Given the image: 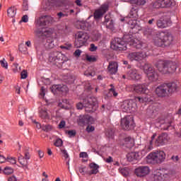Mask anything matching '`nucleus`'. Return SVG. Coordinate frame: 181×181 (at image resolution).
<instances>
[{
	"label": "nucleus",
	"mask_w": 181,
	"mask_h": 181,
	"mask_svg": "<svg viewBox=\"0 0 181 181\" xmlns=\"http://www.w3.org/2000/svg\"><path fill=\"white\" fill-rule=\"evenodd\" d=\"M124 40L122 38L116 37L112 40L110 43V47L113 50H127L128 45L129 46H133L135 49H142V46H144V42L142 41L138 40L137 38H132L130 35L124 36Z\"/></svg>",
	"instance_id": "nucleus-1"
},
{
	"label": "nucleus",
	"mask_w": 181,
	"mask_h": 181,
	"mask_svg": "<svg viewBox=\"0 0 181 181\" xmlns=\"http://www.w3.org/2000/svg\"><path fill=\"white\" fill-rule=\"evenodd\" d=\"M153 43L158 47H169L173 45L175 38L172 33L165 31L157 33L153 37Z\"/></svg>",
	"instance_id": "nucleus-2"
},
{
	"label": "nucleus",
	"mask_w": 181,
	"mask_h": 181,
	"mask_svg": "<svg viewBox=\"0 0 181 181\" xmlns=\"http://www.w3.org/2000/svg\"><path fill=\"white\" fill-rule=\"evenodd\" d=\"M77 110L85 108L86 112H95L98 108V102L95 97H90L83 100L76 104Z\"/></svg>",
	"instance_id": "nucleus-3"
},
{
	"label": "nucleus",
	"mask_w": 181,
	"mask_h": 181,
	"mask_svg": "<svg viewBox=\"0 0 181 181\" xmlns=\"http://www.w3.org/2000/svg\"><path fill=\"white\" fill-rule=\"evenodd\" d=\"M160 73L168 74V73H175L176 71V63L172 61L159 60L155 64Z\"/></svg>",
	"instance_id": "nucleus-4"
},
{
	"label": "nucleus",
	"mask_w": 181,
	"mask_h": 181,
	"mask_svg": "<svg viewBox=\"0 0 181 181\" xmlns=\"http://www.w3.org/2000/svg\"><path fill=\"white\" fill-rule=\"evenodd\" d=\"M48 60L50 63L60 68L63 66L65 62H67V58L62 52L54 51L49 53Z\"/></svg>",
	"instance_id": "nucleus-5"
},
{
	"label": "nucleus",
	"mask_w": 181,
	"mask_h": 181,
	"mask_svg": "<svg viewBox=\"0 0 181 181\" xmlns=\"http://www.w3.org/2000/svg\"><path fill=\"white\" fill-rule=\"evenodd\" d=\"M165 158L166 154L163 151L150 153L146 157L148 162L149 163H153V165L156 163H162V162L165 161Z\"/></svg>",
	"instance_id": "nucleus-6"
},
{
	"label": "nucleus",
	"mask_w": 181,
	"mask_h": 181,
	"mask_svg": "<svg viewBox=\"0 0 181 181\" xmlns=\"http://www.w3.org/2000/svg\"><path fill=\"white\" fill-rule=\"evenodd\" d=\"M120 127L123 131H132L135 128V121L132 115L124 116L120 120Z\"/></svg>",
	"instance_id": "nucleus-7"
},
{
	"label": "nucleus",
	"mask_w": 181,
	"mask_h": 181,
	"mask_svg": "<svg viewBox=\"0 0 181 181\" xmlns=\"http://www.w3.org/2000/svg\"><path fill=\"white\" fill-rule=\"evenodd\" d=\"M144 69L146 74H147L149 81H158L159 76L158 75V73L155 71V69L153 67H152V66H151V64L148 63L145 64Z\"/></svg>",
	"instance_id": "nucleus-8"
},
{
	"label": "nucleus",
	"mask_w": 181,
	"mask_h": 181,
	"mask_svg": "<svg viewBox=\"0 0 181 181\" xmlns=\"http://www.w3.org/2000/svg\"><path fill=\"white\" fill-rule=\"evenodd\" d=\"M77 41L75 42V47L78 49V47H82L86 43H87L88 39H90L88 35L84 32H78L76 34Z\"/></svg>",
	"instance_id": "nucleus-9"
},
{
	"label": "nucleus",
	"mask_w": 181,
	"mask_h": 181,
	"mask_svg": "<svg viewBox=\"0 0 181 181\" xmlns=\"http://www.w3.org/2000/svg\"><path fill=\"white\" fill-rule=\"evenodd\" d=\"M176 2L174 0H157L153 4V8L159 9V8H171L175 6Z\"/></svg>",
	"instance_id": "nucleus-10"
},
{
	"label": "nucleus",
	"mask_w": 181,
	"mask_h": 181,
	"mask_svg": "<svg viewBox=\"0 0 181 181\" xmlns=\"http://www.w3.org/2000/svg\"><path fill=\"white\" fill-rule=\"evenodd\" d=\"M109 8L110 6L107 4L100 6L98 9L95 11L93 13L94 19H95V21L101 19V18H103V16H104V15L108 12Z\"/></svg>",
	"instance_id": "nucleus-11"
},
{
	"label": "nucleus",
	"mask_w": 181,
	"mask_h": 181,
	"mask_svg": "<svg viewBox=\"0 0 181 181\" xmlns=\"http://www.w3.org/2000/svg\"><path fill=\"white\" fill-rule=\"evenodd\" d=\"M169 176L168 170L165 168L156 169L153 172V177L155 180H165Z\"/></svg>",
	"instance_id": "nucleus-12"
},
{
	"label": "nucleus",
	"mask_w": 181,
	"mask_h": 181,
	"mask_svg": "<svg viewBox=\"0 0 181 181\" xmlns=\"http://www.w3.org/2000/svg\"><path fill=\"white\" fill-rule=\"evenodd\" d=\"M128 28L131 29L129 31V33H132V35H135L139 32V30H142V27L140 26L138 23L136 22V20L130 19L127 22Z\"/></svg>",
	"instance_id": "nucleus-13"
},
{
	"label": "nucleus",
	"mask_w": 181,
	"mask_h": 181,
	"mask_svg": "<svg viewBox=\"0 0 181 181\" xmlns=\"http://www.w3.org/2000/svg\"><path fill=\"white\" fill-rule=\"evenodd\" d=\"M146 57V54L143 52H131L127 55V59L130 62H141V60H144Z\"/></svg>",
	"instance_id": "nucleus-14"
},
{
	"label": "nucleus",
	"mask_w": 181,
	"mask_h": 181,
	"mask_svg": "<svg viewBox=\"0 0 181 181\" xmlns=\"http://www.w3.org/2000/svg\"><path fill=\"white\" fill-rule=\"evenodd\" d=\"M135 103L129 101L124 100L121 104L120 108L122 110L123 112H134L135 111Z\"/></svg>",
	"instance_id": "nucleus-15"
},
{
	"label": "nucleus",
	"mask_w": 181,
	"mask_h": 181,
	"mask_svg": "<svg viewBox=\"0 0 181 181\" xmlns=\"http://www.w3.org/2000/svg\"><path fill=\"white\" fill-rule=\"evenodd\" d=\"M156 94H157L158 96L160 97L161 98L170 96L165 83L158 86L156 88Z\"/></svg>",
	"instance_id": "nucleus-16"
},
{
	"label": "nucleus",
	"mask_w": 181,
	"mask_h": 181,
	"mask_svg": "<svg viewBox=\"0 0 181 181\" xmlns=\"http://www.w3.org/2000/svg\"><path fill=\"white\" fill-rule=\"evenodd\" d=\"M35 36L37 37V40L35 41V43H43V40L46 39V36L47 35H49L50 31L49 30H43V29H37L35 31Z\"/></svg>",
	"instance_id": "nucleus-17"
},
{
	"label": "nucleus",
	"mask_w": 181,
	"mask_h": 181,
	"mask_svg": "<svg viewBox=\"0 0 181 181\" xmlns=\"http://www.w3.org/2000/svg\"><path fill=\"white\" fill-rule=\"evenodd\" d=\"M167 90L168 91V94L172 95V94H175V93H177L179 90H180V87L179 86V82L173 81L170 83H165Z\"/></svg>",
	"instance_id": "nucleus-18"
},
{
	"label": "nucleus",
	"mask_w": 181,
	"mask_h": 181,
	"mask_svg": "<svg viewBox=\"0 0 181 181\" xmlns=\"http://www.w3.org/2000/svg\"><path fill=\"white\" fill-rule=\"evenodd\" d=\"M151 170L148 166H139L135 169L134 173L138 177H145V176L149 175Z\"/></svg>",
	"instance_id": "nucleus-19"
},
{
	"label": "nucleus",
	"mask_w": 181,
	"mask_h": 181,
	"mask_svg": "<svg viewBox=\"0 0 181 181\" xmlns=\"http://www.w3.org/2000/svg\"><path fill=\"white\" fill-rule=\"evenodd\" d=\"M132 88L134 93H136L137 94H148V93H149L148 86L146 84L133 85Z\"/></svg>",
	"instance_id": "nucleus-20"
},
{
	"label": "nucleus",
	"mask_w": 181,
	"mask_h": 181,
	"mask_svg": "<svg viewBox=\"0 0 181 181\" xmlns=\"http://www.w3.org/2000/svg\"><path fill=\"white\" fill-rule=\"evenodd\" d=\"M54 22V18L51 16H42L40 17V20L37 21L40 26H47L49 23H53Z\"/></svg>",
	"instance_id": "nucleus-21"
},
{
	"label": "nucleus",
	"mask_w": 181,
	"mask_h": 181,
	"mask_svg": "<svg viewBox=\"0 0 181 181\" xmlns=\"http://www.w3.org/2000/svg\"><path fill=\"white\" fill-rule=\"evenodd\" d=\"M51 91L53 94H57V93H69V88L66 85H53L51 87Z\"/></svg>",
	"instance_id": "nucleus-22"
},
{
	"label": "nucleus",
	"mask_w": 181,
	"mask_h": 181,
	"mask_svg": "<svg viewBox=\"0 0 181 181\" xmlns=\"http://www.w3.org/2000/svg\"><path fill=\"white\" fill-rule=\"evenodd\" d=\"M168 134L167 133H163L160 134L155 141L156 146H163V145H165V144H168Z\"/></svg>",
	"instance_id": "nucleus-23"
},
{
	"label": "nucleus",
	"mask_w": 181,
	"mask_h": 181,
	"mask_svg": "<svg viewBox=\"0 0 181 181\" xmlns=\"http://www.w3.org/2000/svg\"><path fill=\"white\" fill-rule=\"evenodd\" d=\"M127 76L129 80H134L135 81H138V80H141V76L138 73V71L135 69H132L127 71Z\"/></svg>",
	"instance_id": "nucleus-24"
},
{
	"label": "nucleus",
	"mask_w": 181,
	"mask_h": 181,
	"mask_svg": "<svg viewBox=\"0 0 181 181\" xmlns=\"http://www.w3.org/2000/svg\"><path fill=\"white\" fill-rule=\"evenodd\" d=\"M117 71H118V63L117 62H110L107 66V73L112 75L117 74Z\"/></svg>",
	"instance_id": "nucleus-25"
},
{
	"label": "nucleus",
	"mask_w": 181,
	"mask_h": 181,
	"mask_svg": "<svg viewBox=\"0 0 181 181\" xmlns=\"http://www.w3.org/2000/svg\"><path fill=\"white\" fill-rule=\"evenodd\" d=\"M127 158L129 162H133V160H139L141 156H139L138 152H131L127 153Z\"/></svg>",
	"instance_id": "nucleus-26"
},
{
	"label": "nucleus",
	"mask_w": 181,
	"mask_h": 181,
	"mask_svg": "<svg viewBox=\"0 0 181 181\" xmlns=\"http://www.w3.org/2000/svg\"><path fill=\"white\" fill-rule=\"evenodd\" d=\"M156 25L160 29H165V28L168 27V20L165 17H161L157 21Z\"/></svg>",
	"instance_id": "nucleus-27"
},
{
	"label": "nucleus",
	"mask_w": 181,
	"mask_h": 181,
	"mask_svg": "<svg viewBox=\"0 0 181 181\" xmlns=\"http://www.w3.org/2000/svg\"><path fill=\"white\" fill-rule=\"evenodd\" d=\"M89 166L90 169H92L88 173L89 176H91V175H97V173H98V169L100 168V165L95 164V163H91L89 164Z\"/></svg>",
	"instance_id": "nucleus-28"
},
{
	"label": "nucleus",
	"mask_w": 181,
	"mask_h": 181,
	"mask_svg": "<svg viewBox=\"0 0 181 181\" xmlns=\"http://www.w3.org/2000/svg\"><path fill=\"white\" fill-rule=\"evenodd\" d=\"M124 145L126 148H128L129 149H131L135 145V141H134V139H132L131 136H128L124 138Z\"/></svg>",
	"instance_id": "nucleus-29"
},
{
	"label": "nucleus",
	"mask_w": 181,
	"mask_h": 181,
	"mask_svg": "<svg viewBox=\"0 0 181 181\" xmlns=\"http://www.w3.org/2000/svg\"><path fill=\"white\" fill-rule=\"evenodd\" d=\"M77 29H81V30H88L90 28V24L88 22L83 21L76 23Z\"/></svg>",
	"instance_id": "nucleus-30"
},
{
	"label": "nucleus",
	"mask_w": 181,
	"mask_h": 181,
	"mask_svg": "<svg viewBox=\"0 0 181 181\" xmlns=\"http://www.w3.org/2000/svg\"><path fill=\"white\" fill-rule=\"evenodd\" d=\"M40 117L42 119H49V113L47 112V109L46 107H42L40 110Z\"/></svg>",
	"instance_id": "nucleus-31"
},
{
	"label": "nucleus",
	"mask_w": 181,
	"mask_h": 181,
	"mask_svg": "<svg viewBox=\"0 0 181 181\" xmlns=\"http://www.w3.org/2000/svg\"><path fill=\"white\" fill-rule=\"evenodd\" d=\"M87 115H80L79 119L78 120V124L81 127H83L84 125H87Z\"/></svg>",
	"instance_id": "nucleus-32"
},
{
	"label": "nucleus",
	"mask_w": 181,
	"mask_h": 181,
	"mask_svg": "<svg viewBox=\"0 0 181 181\" xmlns=\"http://www.w3.org/2000/svg\"><path fill=\"white\" fill-rule=\"evenodd\" d=\"M45 46L47 49H53L54 47V40L52 37L47 38Z\"/></svg>",
	"instance_id": "nucleus-33"
},
{
	"label": "nucleus",
	"mask_w": 181,
	"mask_h": 181,
	"mask_svg": "<svg viewBox=\"0 0 181 181\" xmlns=\"http://www.w3.org/2000/svg\"><path fill=\"white\" fill-rule=\"evenodd\" d=\"M7 15H8V18H15V16L16 15V8L15 7H10L7 10Z\"/></svg>",
	"instance_id": "nucleus-34"
},
{
	"label": "nucleus",
	"mask_w": 181,
	"mask_h": 181,
	"mask_svg": "<svg viewBox=\"0 0 181 181\" xmlns=\"http://www.w3.org/2000/svg\"><path fill=\"white\" fill-rule=\"evenodd\" d=\"M54 5H56L54 2H52V1L47 0V1H45V6H44V9L45 11H50V9H52V8L54 6Z\"/></svg>",
	"instance_id": "nucleus-35"
},
{
	"label": "nucleus",
	"mask_w": 181,
	"mask_h": 181,
	"mask_svg": "<svg viewBox=\"0 0 181 181\" xmlns=\"http://www.w3.org/2000/svg\"><path fill=\"white\" fill-rule=\"evenodd\" d=\"M18 162L21 165H22L23 168L28 169V160H25V157L22 156L18 157Z\"/></svg>",
	"instance_id": "nucleus-36"
},
{
	"label": "nucleus",
	"mask_w": 181,
	"mask_h": 181,
	"mask_svg": "<svg viewBox=\"0 0 181 181\" xmlns=\"http://www.w3.org/2000/svg\"><path fill=\"white\" fill-rule=\"evenodd\" d=\"M18 50L23 54H28V47L25 44L21 43L18 47Z\"/></svg>",
	"instance_id": "nucleus-37"
},
{
	"label": "nucleus",
	"mask_w": 181,
	"mask_h": 181,
	"mask_svg": "<svg viewBox=\"0 0 181 181\" xmlns=\"http://www.w3.org/2000/svg\"><path fill=\"white\" fill-rule=\"evenodd\" d=\"M130 2L131 4L141 6L146 4V0H130Z\"/></svg>",
	"instance_id": "nucleus-38"
},
{
	"label": "nucleus",
	"mask_w": 181,
	"mask_h": 181,
	"mask_svg": "<svg viewBox=\"0 0 181 181\" xmlns=\"http://www.w3.org/2000/svg\"><path fill=\"white\" fill-rule=\"evenodd\" d=\"M137 16H138V10L134 8H132L129 14V18H136Z\"/></svg>",
	"instance_id": "nucleus-39"
},
{
	"label": "nucleus",
	"mask_w": 181,
	"mask_h": 181,
	"mask_svg": "<svg viewBox=\"0 0 181 181\" xmlns=\"http://www.w3.org/2000/svg\"><path fill=\"white\" fill-rule=\"evenodd\" d=\"M42 129L45 132H50V131H52V129H53V126H52L50 124L42 125Z\"/></svg>",
	"instance_id": "nucleus-40"
},
{
	"label": "nucleus",
	"mask_w": 181,
	"mask_h": 181,
	"mask_svg": "<svg viewBox=\"0 0 181 181\" xmlns=\"http://www.w3.org/2000/svg\"><path fill=\"white\" fill-rule=\"evenodd\" d=\"M13 173V169L11 167H6L4 170V173L5 175H12Z\"/></svg>",
	"instance_id": "nucleus-41"
},
{
	"label": "nucleus",
	"mask_w": 181,
	"mask_h": 181,
	"mask_svg": "<svg viewBox=\"0 0 181 181\" xmlns=\"http://www.w3.org/2000/svg\"><path fill=\"white\" fill-rule=\"evenodd\" d=\"M107 29H114V21L112 19L105 24Z\"/></svg>",
	"instance_id": "nucleus-42"
},
{
	"label": "nucleus",
	"mask_w": 181,
	"mask_h": 181,
	"mask_svg": "<svg viewBox=\"0 0 181 181\" xmlns=\"http://www.w3.org/2000/svg\"><path fill=\"white\" fill-rule=\"evenodd\" d=\"M94 124V118L90 115H87L86 125H93Z\"/></svg>",
	"instance_id": "nucleus-43"
},
{
	"label": "nucleus",
	"mask_w": 181,
	"mask_h": 181,
	"mask_svg": "<svg viewBox=\"0 0 181 181\" xmlns=\"http://www.w3.org/2000/svg\"><path fill=\"white\" fill-rule=\"evenodd\" d=\"M54 146H57L59 148L60 146H62L63 145V140L62 139L59 138L57 139L55 142L54 143Z\"/></svg>",
	"instance_id": "nucleus-44"
},
{
	"label": "nucleus",
	"mask_w": 181,
	"mask_h": 181,
	"mask_svg": "<svg viewBox=\"0 0 181 181\" xmlns=\"http://www.w3.org/2000/svg\"><path fill=\"white\" fill-rule=\"evenodd\" d=\"M66 134H68L69 138H73V136H76L77 132L76 130H69L66 132Z\"/></svg>",
	"instance_id": "nucleus-45"
},
{
	"label": "nucleus",
	"mask_w": 181,
	"mask_h": 181,
	"mask_svg": "<svg viewBox=\"0 0 181 181\" xmlns=\"http://www.w3.org/2000/svg\"><path fill=\"white\" fill-rule=\"evenodd\" d=\"M0 64L1 67H4V69H8V62L5 61V58L0 61Z\"/></svg>",
	"instance_id": "nucleus-46"
},
{
	"label": "nucleus",
	"mask_w": 181,
	"mask_h": 181,
	"mask_svg": "<svg viewBox=\"0 0 181 181\" xmlns=\"http://www.w3.org/2000/svg\"><path fill=\"white\" fill-rule=\"evenodd\" d=\"M6 160L8 162H10L12 165H16V158H12V157H7Z\"/></svg>",
	"instance_id": "nucleus-47"
},
{
	"label": "nucleus",
	"mask_w": 181,
	"mask_h": 181,
	"mask_svg": "<svg viewBox=\"0 0 181 181\" xmlns=\"http://www.w3.org/2000/svg\"><path fill=\"white\" fill-rule=\"evenodd\" d=\"M57 16H58L59 19H62V18H66L69 16V14L60 11L59 13H57Z\"/></svg>",
	"instance_id": "nucleus-48"
},
{
	"label": "nucleus",
	"mask_w": 181,
	"mask_h": 181,
	"mask_svg": "<svg viewBox=\"0 0 181 181\" xmlns=\"http://www.w3.org/2000/svg\"><path fill=\"white\" fill-rule=\"evenodd\" d=\"M86 60L91 63H93L94 62H97V58H95V57H92V56H87Z\"/></svg>",
	"instance_id": "nucleus-49"
},
{
	"label": "nucleus",
	"mask_w": 181,
	"mask_h": 181,
	"mask_svg": "<svg viewBox=\"0 0 181 181\" xmlns=\"http://www.w3.org/2000/svg\"><path fill=\"white\" fill-rule=\"evenodd\" d=\"M136 101H139V103H144V101H148L146 98H141L139 96L135 98Z\"/></svg>",
	"instance_id": "nucleus-50"
},
{
	"label": "nucleus",
	"mask_w": 181,
	"mask_h": 181,
	"mask_svg": "<svg viewBox=\"0 0 181 181\" xmlns=\"http://www.w3.org/2000/svg\"><path fill=\"white\" fill-rule=\"evenodd\" d=\"M95 127H94V126H90V124H88V126L86 127V131L88 133L93 132V131H95Z\"/></svg>",
	"instance_id": "nucleus-51"
},
{
	"label": "nucleus",
	"mask_w": 181,
	"mask_h": 181,
	"mask_svg": "<svg viewBox=\"0 0 181 181\" xmlns=\"http://www.w3.org/2000/svg\"><path fill=\"white\" fill-rule=\"evenodd\" d=\"M156 138V134H153V136H151V140L150 141V146L148 147L149 151L152 149V144L153 142V139Z\"/></svg>",
	"instance_id": "nucleus-52"
},
{
	"label": "nucleus",
	"mask_w": 181,
	"mask_h": 181,
	"mask_svg": "<svg viewBox=\"0 0 181 181\" xmlns=\"http://www.w3.org/2000/svg\"><path fill=\"white\" fill-rule=\"evenodd\" d=\"M61 151L63 153L64 158H65V159H68L69 153H67V151L66 149H61Z\"/></svg>",
	"instance_id": "nucleus-53"
},
{
	"label": "nucleus",
	"mask_w": 181,
	"mask_h": 181,
	"mask_svg": "<svg viewBox=\"0 0 181 181\" xmlns=\"http://www.w3.org/2000/svg\"><path fill=\"white\" fill-rule=\"evenodd\" d=\"M21 78H23V79L27 78V77H28V71L23 70L21 72Z\"/></svg>",
	"instance_id": "nucleus-54"
},
{
	"label": "nucleus",
	"mask_w": 181,
	"mask_h": 181,
	"mask_svg": "<svg viewBox=\"0 0 181 181\" xmlns=\"http://www.w3.org/2000/svg\"><path fill=\"white\" fill-rule=\"evenodd\" d=\"M112 20V18H111L110 16L106 15L105 16V21L103 22V24L105 25L106 23H107V22H110Z\"/></svg>",
	"instance_id": "nucleus-55"
},
{
	"label": "nucleus",
	"mask_w": 181,
	"mask_h": 181,
	"mask_svg": "<svg viewBox=\"0 0 181 181\" xmlns=\"http://www.w3.org/2000/svg\"><path fill=\"white\" fill-rule=\"evenodd\" d=\"M98 47L94 44H90V47L89 48L90 52H96Z\"/></svg>",
	"instance_id": "nucleus-56"
},
{
	"label": "nucleus",
	"mask_w": 181,
	"mask_h": 181,
	"mask_svg": "<svg viewBox=\"0 0 181 181\" xmlns=\"http://www.w3.org/2000/svg\"><path fill=\"white\" fill-rule=\"evenodd\" d=\"M84 75L87 76V77H89V76H90V77H94V76H95V72L85 71Z\"/></svg>",
	"instance_id": "nucleus-57"
},
{
	"label": "nucleus",
	"mask_w": 181,
	"mask_h": 181,
	"mask_svg": "<svg viewBox=\"0 0 181 181\" xmlns=\"http://www.w3.org/2000/svg\"><path fill=\"white\" fill-rule=\"evenodd\" d=\"M29 9V6H28V1H24L23 3V11H28Z\"/></svg>",
	"instance_id": "nucleus-58"
},
{
	"label": "nucleus",
	"mask_w": 181,
	"mask_h": 181,
	"mask_svg": "<svg viewBox=\"0 0 181 181\" xmlns=\"http://www.w3.org/2000/svg\"><path fill=\"white\" fill-rule=\"evenodd\" d=\"M119 173L123 175V176H128V171L125 170L124 168H122L119 170Z\"/></svg>",
	"instance_id": "nucleus-59"
},
{
	"label": "nucleus",
	"mask_w": 181,
	"mask_h": 181,
	"mask_svg": "<svg viewBox=\"0 0 181 181\" xmlns=\"http://www.w3.org/2000/svg\"><path fill=\"white\" fill-rule=\"evenodd\" d=\"M74 56L76 57H80V56H81V50L80 49H76L74 53Z\"/></svg>",
	"instance_id": "nucleus-60"
},
{
	"label": "nucleus",
	"mask_w": 181,
	"mask_h": 181,
	"mask_svg": "<svg viewBox=\"0 0 181 181\" xmlns=\"http://www.w3.org/2000/svg\"><path fill=\"white\" fill-rule=\"evenodd\" d=\"M64 127H66V122L64 120H62L59 124V129H62V128H64Z\"/></svg>",
	"instance_id": "nucleus-61"
},
{
	"label": "nucleus",
	"mask_w": 181,
	"mask_h": 181,
	"mask_svg": "<svg viewBox=\"0 0 181 181\" xmlns=\"http://www.w3.org/2000/svg\"><path fill=\"white\" fill-rule=\"evenodd\" d=\"M79 157L87 158H88V154L87 153V152H81L79 154Z\"/></svg>",
	"instance_id": "nucleus-62"
},
{
	"label": "nucleus",
	"mask_w": 181,
	"mask_h": 181,
	"mask_svg": "<svg viewBox=\"0 0 181 181\" xmlns=\"http://www.w3.org/2000/svg\"><path fill=\"white\" fill-rule=\"evenodd\" d=\"M29 18H28V15H25L22 17L21 22H24L25 23H28Z\"/></svg>",
	"instance_id": "nucleus-63"
},
{
	"label": "nucleus",
	"mask_w": 181,
	"mask_h": 181,
	"mask_svg": "<svg viewBox=\"0 0 181 181\" xmlns=\"http://www.w3.org/2000/svg\"><path fill=\"white\" fill-rule=\"evenodd\" d=\"M171 160H173V162H179V156H173Z\"/></svg>",
	"instance_id": "nucleus-64"
}]
</instances>
